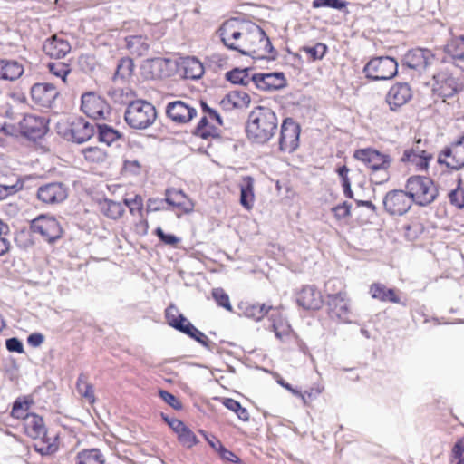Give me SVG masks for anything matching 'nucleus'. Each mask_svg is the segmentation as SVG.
Instances as JSON below:
<instances>
[{
	"mask_svg": "<svg viewBox=\"0 0 464 464\" xmlns=\"http://www.w3.org/2000/svg\"><path fill=\"white\" fill-rule=\"evenodd\" d=\"M219 35L227 48L253 59L275 60L277 56L266 32L250 21L227 20L219 28Z\"/></svg>",
	"mask_w": 464,
	"mask_h": 464,
	"instance_id": "1",
	"label": "nucleus"
},
{
	"mask_svg": "<svg viewBox=\"0 0 464 464\" xmlns=\"http://www.w3.org/2000/svg\"><path fill=\"white\" fill-rule=\"evenodd\" d=\"M277 126L276 114L271 108L256 106L249 113L246 134L252 141L264 144L275 135Z\"/></svg>",
	"mask_w": 464,
	"mask_h": 464,
	"instance_id": "2",
	"label": "nucleus"
},
{
	"mask_svg": "<svg viewBox=\"0 0 464 464\" xmlns=\"http://www.w3.org/2000/svg\"><path fill=\"white\" fill-rule=\"evenodd\" d=\"M353 156L367 169L372 183L382 185L390 180L392 164L391 155L368 147L355 150Z\"/></svg>",
	"mask_w": 464,
	"mask_h": 464,
	"instance_id": "3",
	"label": "nucleus"
},
{
	"mask_svg": "<svg viewBox=\"0 0 464 464\" xmlns=\"http://www.w3.org/2000/svg\"><path fill=\"white\" fill-rule=\"evenodd\" d=\"M405 188L411 201L419 206H428L438 197V188L434 181L426 176H411L406 181Z\"/></svg>",
	"mask_w": 464,
	"mask_h": 464,
	"instance_id": "4",
	"label": "nucleus"
},
{
	"mask_svg": "<svg viewBox=\"0 0 464 464\" xmlns=\"http://www.w3.org/2000/svg\"><path fill=\"white\" fill-rule=\"evenodd\" d=\"M156 118V108L144 100H136L130 102L124 114L128 125L138 130L147 129L154 123Z\"/></svg>",
	"mask_w": 464,
	"mask_h": 464,
	"instance_id": "5",
	"label": "nucleus"
},
{
	"mask_svg": "<svg viewBox=\"0 0 464 464\" xmlns=\"http://www.w3.org/2000/svg\"><path fill=\"white\" fill-rule=\"evenodd\" d=\"M433 155L428 150V140L415 139L411 147L404 150L401 161L411 165L417 171H428Z\"/></svg>",
	"mask_w": 464,
	"mask_h": 464,
	"instance_id": "6",
	"label": "nucleus"
},
{
	"mask_svg": "<svg viewBox=\"0 0 464 464\" xmlns=\"http://www.w3.org/2000/svg\"><path fill=\"white\" fill-rule=\"evenodd\" d=\"M363 72L365 76L372 81L389 80L397 74L398 63L392 57H375L366 63Z\"/></svg>",
	"mask_w": 464,
	"mask_h": 464,
	"instance_id": "7",
	"label": "nucleus"
},
{
	"mask_svg": "<svg viewBox=\"0 0 464 464\" xmlns=\"http://www.w3.org/2000/svg\"><path fill=\"white\" fill-rule=\"evenodd\" d=\"M81 111L93 120H105L111 113V106L95 92H87L81 97Z\"/></svg>",
	"mask_w": 464,
	"mask_h": 464,
	"instance_id": "8",
	"label": "nucleus"
},
{
	"mask_svg": "<svg viewBox=\"0 0 464 464\" xmlns=\"http://www.w3.org/2000/svg\"><path fill=\"white\" fill-rule=\"evenodd\" d=\"M31 230L46 242L53 243L62 237L63 228L59 221L51 216L41 215L31 222Z\"/></svg>",
	"mask_w": 464,
	"mask_h": 464,
	"instance_id": "9",
	"label": "nucleus"
},
{
	"mask_svg": "<svg viewBox=\"0 0 464 464\" xmlns=\"http://www.w3.org/2000/svg\"><path fill=\"white\" fill-rule=\"evenodd\" d=\"M440 165L459 170L464 167V134L450 145L445 147L438 155Z\"/></svg>",
	"mask_w": 464,
	"mask_h": 464,
	"instance_id": "10",
	"label": "nucleus"
},
{
	"mask_svg": "<svg viewBox=\"0 0 464 464\" xmlns=\"http://www.w3.org/2000/svg\"><path fill=\"white\" fill-rule=\"evenodd\" d=\"M448 65V62L441 60L437 70L431 72L435 82L434 89L440 96L444 98L452 97L457 92V82L450 73Z\"/></svg>",
	"mask_w": 464,
	"mask_h": 464,
	"instance_id": "11",
	"label": "nucleus"
},
{
	"mask_svg": "<svg viewBox=\"0 0 464 464\" xmlns=\"http://www.w3.org/2000/svg\"><path fill=\"white\" fill-rule=\"evenodd\" d=\"M301 128L292 118L284 119L279 136V150L282 152L292 153L299 146Z\"/></svg>",
	"mask_w": 464,
	"mask_h": 464,
	"instance_id": "12",
	"label": "nucleus"
},
{
	"mask_svg": "<svg viewBox=\"0 0 464 464\" xmlns=\"http://www.w3.org/2000/svg\"><path fill=\"white\" fill-rule=\"evenodd\" d=\"M49 119L34 113L25 114L19 122L22 135L30 139H39L48 131Z\"/></svg>",
	"mask_w": 464,
	"mask_h": 464,
	"instance_id": "13",
	"label": "nucleus"
},
{
	"mask_svg": "<svg viewBox=\"0 0 464 464\" xmlns=\"http://www.w3.org/2000/svg\"><path fill=\"white\" fill-rule=\"evenodd\" d=\"M405 65L409 68L425 71L434 67V71L440 65L434 54L428 49L416 48L409 51L404 57Z\"/></svg>",
	"mask_w": 464,
	"mask_h": 464,
	"instance_id": "14",
	"label": "nucleus"
},
{
	"mask_svg": "<svg viewBox=\"0 0 464 464\" xmlns=\"http://www.w3.org/2000/svg\"><path fill=\"white\" fill-rule=\"evenodd\" d=\"M175 63L171 59H148L142 65V73L147 79H166L174 75Z\"/></svg>",
	"mask_w": 464,
	"mask_h": 464,
	"instance_id": "15",
	"label": "nucleus"
},
{
	"mask_svg": "<svg viewBox=\"0 0 464 464\" xmlns=\"http://www.w3.org/2000/svg\"><path fill=\"white\" fill-rule=\"evenodd\" d=\"M204 115L198 123L194 134L201 139L208 140L218 136V127L222 125L219 114L205 103L203 104Z\"/></svg>",
	"mask_w": 464,
	"mask_h": 464,
	"instance_id": "16",
	"label": "nucleus"
},
{
	"mask_svg": "<svg viewBox=\"0 0 464 464\" xmlns=\"http://www.w3.org/2000/svg\"><path fill=\"white\" fill-rule=\"evenodd\" d=\"M326 313L329 318L338 323L352 321V304L349 295L334 297L325 301Z\"/></svg>",
	"mask_w": 464,
	"mask_h": 464,
	"instance_id": "17",
	"label": "nucleus"
},
{
	"mask_svg": "<svg viewBox=\"0 0 464 464\" xmlns=\"http://www.w3.org/2000/svg\"><path fill=\"white\" fill-rule=\"evenodd\" d=\"M412 201L408 191L394 189L389 191L383 198L384 209L392 216H401L411 207Z\"/></svg>",
	"mask_w": 464,
	"mask_h": 464,
	"instance_id": "18",
	"label": "nucleus"
},
{
	"mask_svg": "<svg viewBox=\"0 0 464 464\" xmlns=\"http://www.w3.org/2000/svg\"><path fill=\"white\" fill-rule=\"evenodd\" d=\"M255 86L263 92H274L283 89L287 84L284 72H256L251 77Z\"/></svg>",
	"mask_w": 464,
	"mask_h": 464,
	"instance_id": "19",
	"label": "nucleus"
},
{
	"mask_svg": "<svg viewBox=\"0 0 464 464\" xmlns=\"http://www.w3.org/2000/svg\"><path fill=\"white\" fill-rule=\"evenodd\" d=\"M61 444L60 433L52 428H44L41 435L34 440L35 451L41 455H53L58 451Z\"/></svg>",
	"mask_w": 464,
	"mask_h": 464,
	"instance_id": "20",
	"label": "nucleus"
},
{
	"mask_svg": "<svg viewBox=\"0 0 464 464\" xmlns=\"http://www.w3.org/2000/svg\"><path fill=\"white\" fill-rule=\"evenodd\" d=\"M68 197V188L62 182L42 185L37 190V198L47 205L59 204Z\"/></svg>",
	"mask_w": 464,
	"mask_h": 464,
	"instance_id": "21",
	"label": "nucleus"
},
{
	"mask_svg": "<svg viewBox=\"0 0 464 464\" xmlns=\"http://www.w3.org/2000/svg\"><path fill=\"white\" fill-rule=\"evenodd\" d=\"M94 134V126L82 117L73 119L63 136L72 142L83 143Z\"/></svg>",
	"mask_w": 464,
	"mask_h": 464,
	"instance_id": "22",
	"label": "nucleus"
},
{
	"mask_svg": "<svg viewBox=\"0 0 464 464\" xmlns=\"http://www.w3.org/2000/svg\"><path fill=\"white\" fill-rule=\"evenodd\" d=\"M166 114L172 121L185 124L196 117L197 110L190 103L178 100L167 105Z\"/></svg>",
	"mask_w": 464,
	"mask_h": 464,
	"instance_id": "23",
	"label": "nucleus"
},
{
	"mask_svg": "<svg viewBox=\"0 0 464 464\" xmlns=\"http://www.w3.org/2000/svg\"><path fill=\"white\" fill-rule=\"evenodd\" d=\"M174 63L175 72L182 78L196 80L199 79L204 73V66L196 57H181Z\"/></svg>",
	"mask_w": 464,
	"mask_h": 464,
	"instance_id": "24",
	"label": "nucleus"
},
{
	"mask_svg": "<svg viewBox=\"0 0 464 464\" xmlns=\"http://www.w3.org/2000/svg\"><path fill=\"white\" fill-rule=\"evenodd\" d=\"M32 101L38 106L49 108L58 96L55 86L52 83H34L30 91Z\"/></svg>",
	"mask_w": 464,
	"mask_h": 464,
	"instance_id": "25",
	"label": "nucleus"
},
{
	"mask_svg": "<svg viewBox=\"0 0 464 464\" xmlns=\"http://www.w3.org/2000/svg\"><path fill=\"white\" fill-rule=\"evenodd\" d=\"M412 91L408 83L397 82L393 84L387 95L386 102L392 111H396L411 101Z\"/></svg>",
	"mask_w": 464,
	"mask_h": 464,
	"instance_id": "26",
	"label": "nucleus"
},
{
	"mask_svg": "<svg viewBox=\"0 0 464 464\" xmlns=\"http://www.w3.org/2000/svg\"><path fill=\"white\" fill-rule=\"evenodd\" d=\"M296 302L305 310H318L323 305L324 300L315 285H304L297 293Z\"/></svg>",
	"mask_w": 464,
	"mask_h": 464,
	"instance_id": "27",
	"label": "nucleus"
},
{
	"mask_svg": "<svg viewBox=\"0 0 464 464\" xmlns=\"http://www.w3.org/2000/svg\"><path fill=\"white\" fill-rule=\"evenodd\" d=\"M72 46L63 35L54 34L48 38L44 44V52L46 55L54 59L63 58L71 52Z\"/></svg>",
	"mask_w": 464,
	"mask_h": 464,
	"instance_id": "28",
	"label": "nucleus"
},
{
	"mask_svg": "<svg viewBox=\"0 0 464 464\" xmlns=\"http://www.w3.org/2000/svg\"><path fill=\"white\" fill-rule=\"evenodd\" d=\"M251 103L250 95L245 91H230L220 101V106L225 111L241 110Z\"/></svg>",
	"mask_w": 464,
	"mask_h": 464,
	"instance_id": "29",
	"label": "nucleus"
},
{
	"mask_svg": "<svg viewBox=\"0 0 464 464\" xmlns=\"http://www.w3.org/2000/svg\"><path fill=\"white\" fill-rule=\"evenodd\" d=\"M369 294L372 299L382 303L400 304V292L395 288H389L380 282L372 283L369 287Z\"/></svg>",
	"mask_w": 464,
	"mask_h": 464,
	"instance_id": "30",
	"label": "nucleus"
},
{
	"mask_svg": "<svg viewBox=\"0 0 464 464\" xmlns=\"http://www.w3.org/2000/svg\"><path fill=\"white\" fill-rule=\"evenodd\" d=\"M24 72V65L14 59L0 58V80L14 82Z\"/></svg>",
	"mask_w": 464,
	"mask_h": 464,
	"instance_id": "31",
	"label": "nucleus"
},
{
	"mask_svg": "<svg viewBox=\"0 0 464 464\" xmlns=\"http://www.w3.org/2000/svg\"><path fill=\"white\" fill-rule=\"evenodd\" d=\"M34 404V401L31 395L19 396L14 401L10 414L22 423L27 417L34 414V412L30 411Z\"/></svg>",
	"mask_w": 464,
	"mask_h": 464,
	"instance_id": "32",
	"label": "nucleus"
},
{
	"mask_svg": "<svg viewBox=\"0 0 464 464\" xmlns=\"http://www.w3.org/2000/svg\"><path fill=\"white\" fill-rule=\"evenodd\" d=\"M22 428L24 433L34 440L39 435H41V432H43L44 429L46 428V425L44 418L41 415L34 413V415L27 417V419L22 422Z\"/></svg>",
	"mask_w": 464,
	"mask_h": 464,
	"instance_id": "33",
	"label": "nucleus"
},
{
	"mask_svg": "<svg viewBox=\"0 0 464 464\" xmlns=\"http://www.w3.org/2000/svg\"><path fill=\"white\" fill-rule=\"evenodd\" d=\"M239 308L246 317L255 321H260L268 314L269 311L273 310L272 306L257 302L242 303Z\"/></svg>",
	"mask_w": 464,
	"mask_h": 464,
	"instance_id": "34",
	"label": "nucleus"
},
{
	"mask_svg": "<svg viewBox=\"0 0 464 464\" xmlns=\"http://www.w3.org/2000/svg\"><path fill=\"white\" fill-rule=\"evenodd\" d=\"M130 53L136 57L146 56L150 51L148 38L142 35H130L125 38Z\"/></svg>",
	"mask_w": 464,
	"mask_h": 464,
	"instance_id": "35",
	"label": "nucleus"
},
{
	"mask_svg": "<svg viewBox=\"0 0 464 464\" xmlns=\"http://www.w3.org/2000/svg\"><path fill=\"white\" fill-rule=\"evenodd\" d=\"M180 328H175L177 331L181 332L182 334L189 336L194 339L200 344H202L206 348H210L211 341L209 338L201 331H199L196 326H194L191 322L184 316V322L179 321Z\"/></svg>",
	"mask_w": 464,
	"mask_h": 464,
	"instance_id": "36",
	"label": "nucleus"
},
{
	"mask_svg": "<svg viewBox=\"0 0 464 464\" xmlns=\"http://www.w3.org/2000/svg\"><path fill=\"white\" fill-rule=\"evenodd\" d=\"M255 203L254 179L250 176L243 178L240 184V204L246 210H251Z\"/></svg>",
	"mask_w": 464,
	"mask_h": 464,
	"instance_id": "37",
	"label": "nucleus"
},
{
	"mask_svg": "<svg viewBox=\"0 0 464 464\" xmlns=\"http://www.w3.org/2000/svg\"><path fill=\"white\" fill-rule=\"evenodd\" d=\"M98 208L102 214L111 219H118L125 212L124 206L111 199H102L98 202Z\"/></svg>",
	"mask_w": 464,
	"mask_h": 464,
	"instance_id": "38",
	"label": "nucleus"
},
{
	"mask_svg": "<svg viewBox=\"0 0 464 464\" xmlns=\"http://www.w3.org/2000/svg\"><path fill=\"white\" fill-rule=\"evenodd\" d=\"M444 51L453 60L464 61V34L452 36L445 44Z\"/></svg>",
	"mask_w": 464,
	"mask_h": 464,
	"instance_id": "39",
	"label": "nucleus"
},
{
	"mask_svg": "<svg viewBox=\"0 0 464 464\" xmlns=\"http://www.w3.org/2000/svg\"><path fill=\"white\" fill-rule=\"evenodd\" d=\"M84 160L92 165H101L107 161L108 152L98 146H89L82 150Z\"/></svg>",
	"mask_w": 464,
	"mask_h": 464,
	"instance_id": "40",
	"label": "nucleus"
},
{
	"mask_svg": "<svg viewBox=\"0 0 464 464\" xmlns=\"http://www.w3.org/2000/svg\"><path fill=\"white\" fill-rule=\"evenodd\" d=\"M75 464H104L105 458L98 449L82 450L74 459Z\"/></svg>",
	"mask_w": 464,
	"mask_h": 464,
	"instance_id": "41",
	"label": "nucleus"
},
{
	"mask_svg": "<svg viewBox=\"0 0 464 464\" xmlns=\"http://www.w3.org/2000/svg\"><path fill=\"white\" fill-rule=\"evenodd\" d=\"M76 390L81 397L88 403L93 404L96 401L94 394V388L92 383L88 382V375L86 373H80L76 382Z\"/></svg>",
	"mask_w": 464,
	"mask_h": 464,
	"instance_id": "42",
	"label": "nucleus"
},
{
	"mask_svg": "<svg viewBox=\"0 0 464 464\" xmlns=\"http://www.w3.org/2000/svg\"><path fill=\"white\" fill-rule=\"evenodd\" d=\"M324 292L326 300L348 295L345 283L339 278L327 280L324 284Z\"/></svg>",
	"mask_w": 464,
	"mask_h": 464,
	"instance_id": "43",
	"label": "nucleus"
},
{
	"mask_svg": "<svg viewBox=\"0 0 464 464\" xmlns=\"http://www.w3.org/2000/svg\"><path fill=\"white\" fill-rule=\"evenodd\" d=\"M272 314V327L277 338L282 339L291 332V326L278 309Z\"/></svg>",
	"mask_w": 464,
	"mask_h": 464,
	"instance_id": "44",
	"label": "nucleus"
},
{
	"mask_svg": "<svg viewBox=\"0 0 464 464\" xmlns=\"http://www.w3.org/2000/svg\"><path fill=\"white\" fill-rule=\"evenodd\" d=\"M48 72L63 83L67 84V77L72 72L71 64L64 62H52L47 64Z\"/></svg>",
	"mask_w": 464,
	"mask_h": 464,
	"instance_id": "45",
	"label": "nucleus"
},
{
	"mask_svg": "<svg viewBox=\"0 0 464 464\" xmlns=\"http://www.w3.org/2000/svg\"><path fill=\"white\" fill-rule=\"evenodd\" d=\"M328 51V47L325 44L317 43L314 46H303L300 48V52L306 54L307 60L310 62H315L322 60Z\"/></svg>",
	"mask_w": 464,
	"mask_h": 464,
	"instance_id": "46",
	"label": "nucleus"
},
{
	"mask_svg": "<svg viewBox=\"0 0 464 464\" xmlns=\"http://www.w3.org/2000/svg\"><path fill=\"white\" fill-rule=\"evenodd\" d=\"M448 198L452 206L459 209L464 208V186L460 178L457 179L456 188L449 192Z\"/></svg>",
	"mask_w": 464,
	"mask_h": 464,
	"instance_id": "47",
	"label": "nucleus"
},
{
	"mask_svg": "<svg viewBox=\"0 0 464 464\" xmlns=\"http://www.w3.org/2000/svg\"><path fill=\"white\" fill-rule=\"evenodd\" d=\"M123 171L129 177H144L147 175L146 166L137 160H125Z\"/></svg>",
	"mask_w": 464,
	"mask_h": 464,
	"instance_id": "48",
	"label": "nucleus"
},
{
	"mask_svg": "<svg viewBox=\"0 0 464 464\" xmlns=\"http://www.w3.org/2000/svg\"><path fill=\"white\" fill-rule=\"evenodd\" d=\"M166 201L168 204L182 208L187 209L188 198L186 195L179 190L177 189H167L166 191Z\"/></svg>",
	"mask_w": 464,
	"mask_h": 464,
	"instance_id": "49",
	"label": "nucleus"
},
{
	"mask_svg": "<svg viewBox=\"0 0 464 464\" xmlns=\"http://www.w3.org/2000/svg\"><path fill=\"white\" fill-rule=\"evenodd\" d=\"M336 172L341 179L343 194L348 198H353V192L352 190L351 179L349 178L350 169L346 165L337 168Z\"/></svg>",
	"mask_w": 464,
	"mask_h": 464,
	"instance_id": "50",
	"label": "nucleus"
},
{
	"mask_svg": "<svg viewBox=\"0 0 464 464\" xmlns=\"http://www.w3.org/2000/svg\"><path fill=\"white\" fill-rule=\"evenodd\" d=\"M322 393V389L319 386L311 387L304 392L300 391H293V394L298 398H300L304 404L306 406H311L312 403L319 397Z\"/></svg>",
	"mask_w": 464,
	"mask_h": 464,
	"instance_id": "51",
	"label": "nucleus"
},
{
	"mask_svg": "<svg viewBox=\"0 0 464 464\" xmlns=\"http://www.w3.org/2000/svg\"><path fill=\"white\" fill-rule=\"evenodd\" d=\"M165 319L167 324L172 328H180L179 321L184 322V315L179 311L177 306L170 304L165 309Z\"/></svg>",
	"mask_w": 464,
	"mask_h": 464,
	"instance_id": "52",
	"label": "nucleus"
},
{
	"mask_svg": "<svg viewBox=\"0 0 464 464\" xmlns=\"http://www.w3.org/2000/svg\"><path fill=\"white\" fill-rule=\"evenodd\" d=\"M211 295L218 306L229 312L233 310L229 295L226 293V291L223 288H213L211 291Z\"/></svg>",
	"mask_w": 464,
	"mask_h": 464,
	"instance_id": "53",
	"label": "nucleus"
},
{
	"mask_svg": "<svg viewBox=\"0 0 464 464\" xmlns=\"http://www.w3.org/2000/svg\"><path fill=\"white\" fill-rule=\"evenodd\" d=\"M179 442L185 448L191 449L198 443L195 433L186 425V427L177 435Z\"/></svg>",
	"mask_w": 464,
	"mask_h": 464,
	"instance_id": "54",
	"label": "nucleus"
},
{
	"mask_svg": "<svg viewBox=\"0 0 464 464\" xmlns=\"http://www.w3.org/2000/svg\"><path fill=\"white\" fill-rule=\"evenodd\" d=\"M120 134L114 129L106 124L99 126V140L111 145L112 142L119 140Z\"/></svg>",
	"mask_w": 464,
	"mask_h": 464,
	"instance_id": "55",
	"label": "nucleus"
},
{
	"mask_svg": "<svg viewBox=\"0 0 464 464\" xmlns=\"http://www.w3.org/2000/svg\"><path fill=\"white\" fill-rule=\"evenodd\" d=\"M224 405L228 410L234 411L240 420L244 421H247L249 420L250 416L248 411L244 408L237 401L234 399H226Z\"/></svg>",
	"mask_w": 464,
	"mask_h": 464,
	"instance_id": "56",
	"label": "nucleus"
},
{
	"mask_svg": "<svg viewBox=\"0 0 464 464\" xmlns=\"http://www.w3.org/2000/svg\"><path fill=\"white\" fill-rule=\"evenodd\" d=\"M124 204L129 208L130 212L132 215H138L139 217L143 216V198L140 195H135L131 198H125Z\"/></svg>",
	"mask_w": 464,
	"mask_h": 464,
	"instance_id": "57",
	"label": "nucleus"
},
{
	"mask_svg": "<svg viewBox=\"0 0 464 464\" xmlns=\"http://www.w3.org/2000/svg\"><path fill=\"white\" fill-rule=\"evenodd\" d=\"M450 461L464 464V439H459L450 451Z\"/></svg>",
	"mask_w": 464,
	"mask_h": 464,
	"instance_id": "58",
	"label": "nucleus"
},
{
	"mask_svg": "<svg viewBox=\"0 0 464 464\" xmlns=\"http://www.w3.org/2000/svg\"><path fill=\"white\" fill-rule=\"evenodd\" d=\"M352 205L346 201L332 208V213L337 220H343L344 218H350L352 215L351 212Z\"/></svg>",
	"mask_w": 464,
	"mask_h": 464,
	"instance_id": "59",
	"label": "nucleus"
},
{
	"mask_svg": "<svg viewBox=\"0 0 464 464\" xmlns=\"http://www.w3.org/2000/svg\"><path fill=\"white\" fill-rule=\"evenodd\" d=\"M159 396L164 402H166L174 410L179 411L183 407L182 402L179 401V399L167 391L160 390Z\"/></svg>",
	"mask_w": 464,
	"mask_h": 464,
	"instance_id": "60",
	"label": "nucleus"
},
{
	"mask_svg": "<svg viewBox=\"0 0 464 464\" xmlns=\"http://www.w3.org/2000/svg\"><path fill=\"white\" fill-rule=\"evenodd\" d=\"M312 5L314 8L330 7L341 10L346 7L347 4L341 0H314Z\"/></svg>",
	"mask_w": 464,
	"mask_h": 464,
	"instance_id": "61",
	"label": "nucleus"
},
{
	"mask_svg": "<svg viewBox=\"0 0 464 464\" xmlns=\"http://www.w3.org/2000/svg\"><path fill=\"white\" fill-rule=\"evenodd\" d=\"M155 235L162 241L165 245L171 246L173 247H176L179 243L180 242V239L176 237L175 235L171 234H166L162 230L161 227H157L155 230Z\"/></svg>",
	"mask_w": 464,
	"mask_h": 464,
	"instance_id": "62",
	"label": "nucleus"
},
{
	"mask_svg": "<svg viewBox=\"0 0 464 464\" xmlns=\"http://www.w3.org/2000/svg\"><path fill=\"white\" fill-rule=\"evenodd\" d=\"M199 433L204 437L208 445L215 450L218 454L223 449L224 445L220 441L218 438H217L213 434H208L203 430H199Z\"/></svg>",
	"mask_w": 464,
	"mask_h": 464,
	"instance_id": "63",
	"label": "nucleus"
},
{
	"mask_svg": "<svg viewBox=\"0 0 464 464\" xmlns=\"http://www.w3.org/2000/svg\"><path fill=\"white\" fill-rule=\"evenodd\" d=\"M221 459L231 462V463H241V459L237 456L234 452L223 447V449L218 453Z\"/></svg>",
	"mask_w": 464,
	"mask_h": 464,
	"instance_id": "64",
	"label": "nucleus"
}]
</instances>
